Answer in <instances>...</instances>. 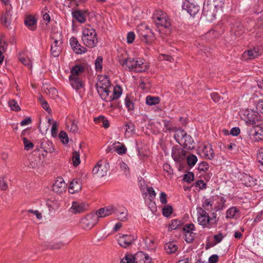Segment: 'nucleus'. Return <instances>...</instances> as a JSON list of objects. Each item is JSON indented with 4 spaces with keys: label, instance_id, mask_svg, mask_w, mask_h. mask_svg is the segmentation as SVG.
<instances>
[{
    "label": "nucleus",
    "instance_id": "c03bdc74",
    "mask_svg": "<svg viewBox=\"0 0 263 263\" xmlns=\"http://www.w3.org/2000/svg\"><path fill=\"white\" fill-rule=\"evenodd\" d=\"M124 129L126 134H128L130 135L134 133V131L135 130V125L133 123L129 122L124 125Z\"/></svg>",
    "mask_w": 263,
    "mask_h": 263
},
{
    "label": "nucleus",
    "instance_id": "f8f14e48",
    "mask_svg": "<svg viewBox=\"0 0 263 263\" xmlns=\"http://www.w3.org/2000/svg\"><path fill=\"white\" fill-rule=\"evenodd\" d=\"M195 226L193 223H187L184 225L183 231L184 232V239L187 242H192L195 238Z\"/></svg>",
    "mask_w": 263,
    "mask_h": 263
},
{
    "label": "nucleus",
    "instance_id": "ea45409f",
    "mask_svg": "<svg viewBox=\"0 0 263 263\" xmlns=\"http://www.w3.org/2000/svg\"><path fill=\"white\" fill-rule=\"evenodd\" d=\"M95 69L97 72H101L103 68V58L99 56L95 61Z\"/></svg>",
    "mask_w": 263,
    "mask_h": 263
},
{
    "label": "nucleus",
    "instance_id": "20e7f679",
    "mask_svg": "<svg viewBox=\"0 0 263 263\" xmlns=\"http://www.w3.org/2000/svg\"><path fill=\"white\" fill-rule=\"evenodd\" d=\"M81 40L83 45L90 48L96 47L98 43L97 33L89 25L82 28Z\"/></svg>",
    "mask_w": 263,
    "mask_h": 263
},
{
    "label": "nucleus",
    "instance_id": "603ef678",
    "mask_svg": "<svg viewBox=\"0 0 263 263\" xmlns=\"http://www.w3.org/2000/svg\"><path fill=\"white\" fill-rule=\"evenodd\" d=\"M59 138L64 144H67L69 142L67 134L64 131H61L59 134Z\"/></svg>",
    "mask_w": 263,
    "mask_h": 263
},
{
    "label": "nucleus",
    "instance_id": "4d7b16f0",
    "mask_svg": "<svg viewBox=\"0 0 263 263\" xmlns=\"http://www.w3.org/2000/svg\"><path fill=\"white\" fill-rule=\"evenodd\" d=\"M125 106L127 108L128 111L132 110L134 108V104L132 101L130 99L126 97L125 99Z\"/></svg>",
    "mask_w": 263,
    "mask_h": 263
},
{
    "label": "nucleus",
    "instance_id": "dca6fc26",
    "mask_svg": "<svg viewBox=\"0 0 263 263\" xmlns=\"http://www.w3.org/2000/svg\"><path fill=\"white\" fill-rule=\"evenodd\" d=\"M182 10L186 11L191 16H194L199 12V6L194 3L187 4L184 3L182 5Z\"/></svg>",
    "mask_w": 263,
    "mask_h": 263
},
{
    "label": "nucleus",
    "instance_id": "39448f33",
    "mask_svg": "<svg viewBox=\"0 0 263 263\" xmlns=\"http://www.w3.org/2000/svg\"><path fill=\"white\" fill-rule=\"evenodd\" d=\"M98 93L102 100H106L112 89L109 79L107 76H101L96 84Z\"/></svg>",
    "mask_w": 263,
    "mask_h": 263
},
{
    "label": "nucleus",
    "instance_id": "473e14b6",
    "mask_svg": "<svg viewBox=\"0 0 263 263\" xmlns=\"http://www.w3.org/2000/svg\"><path fill=\"white\" fill-rule=\"evenodd\" d=\"M193 142L194 140L192 137L186 134L185 138L181 141L179 144L182 145L185 148L191 149L194 147Z\"/></svg>",
    "mask_w": 263,
    "mask_h": 263
},
{
    "label": "nucleus",
    "instance_id": "6e6d98bb",
    "mask_svg": "<svg viewBox=\"0 0 263 263\" xmlns=\"http://www.w3.org/2000/svg\"><path fill=\"white\" fill-rule=\"evenodd\" d=\"M158 59L159 61H167L170 62H173L174 61V59L171 56L165 54H161L158 57Z\"/></svg>",
    "mask_w": 263,
    "mask_h": 263
},
{
    "label": "nucleus",
    "instance_id": "2eb2a0df",
    "mask_svg": "<svg viewBox=\"0 0 263 263\" xmlns=\"http://www.w3.org/2000/svg\"><path fill=\"white\" fill-rule=\"evenodd\" d=\"M200 155L205 159L212 160L214 157V151L211 145H204L199 149Z\"/></svg>",
    "mask_w": 263,
    "mask_h": 263
},
{
    "label": "nucleus",
    "instance_id": "052dcab7",
    "mask_svg": "<svg viewBox=\"0 0 263 263\" xmlns=\"http://www.w3.org/2000/svg\"><path fill=\"white\" fill-rule=\"evenodd\" d=\"M65 245L62 242H58L55 243H50L49 246V248L51 249L58 250L61 249L63 246Z\"/></svg>",
    "mask_w": 263,
    "mask_h": 263
},
{
    "label": "nucleus",
    "instance_id": "bb28decb",
    "mask_svg": "<svg viewBox=\"0 0 263 263\" xmlns=\"http://www.w3.org/2000/svg\"><path fill=\"white\" fill-rule=\"evenodd\" d=\"M155 18L154 22L157 27H163L165 28H168L171 25L169 17H153Z\"/></svg>",
    "mask_w": 263,
    "mask_h": 263
},
{
    "label": "nucleus",
    "instance_id": "423d86ee",
    "mask_svg": "<svg viewBox=\"0 0 263 263\" xmlns=\"http://www.w3.org/2000/svg\"><path fill=\"white\" fill-rule=\"evenodd\" d=\"M53 41L51 44V54L54 57H58L61 51V46L63 43V35L61 32L52 33L51 35Z\"/></svg>",
    "mask_w": 263,
    "mask_h": 263
},
{
    "label": "nucleus",
    "instance_id": "3c124183",
    "mask_svg": "<svg viewBox=\"0 0 263 263\" xmlns=\"http://www.w3.org/2000/svg\"><path fill=\"white\" fill-rule=\"evenodd\" d=\"M72 159L74 166H77L80 163V155L78 152L75 151L73 153Z\"/></svg>",
    "mask_w": 263,
    "mask_h": 263
},
{
    "label": "nucleus",
    "instance_id": "aec40b11",
    "mask_svg": "<svg viewBox=\"0 0 263 263\" xmlns=\"http://www.w3.org/2000/svg\"><path fill=\"white\" fill-rule=\"evenodd\" d=\"M66 183L62 178H58L52 185L53 191L60 194L65 191Z\"/></svg>",
    "mask_w": 263,
    "mask_h": 263
},
{
    "label": "nucleus",
    "instance_id": "9d476101",
    "mask_svg": "<svg viewBox=\"0 0 263 263\" xmlns=\"http://www.w3.org/2000/svg\"><path fill=\"white\" fill-rule=\"evenodd\" d=\"M109 170V163L106 161H100L92 170V173L98 177H102L106 176Z\"/></svg>",
    "mask_w": 263,
    "mask_h": 263
},
{
    "label": "nucleus",
    "instance_id": "f704fd0d",
    "mask_svg": "<svg viewBox=\"0 0 263 263\" xmlns=\"http://www.w3.org/2000/svg\"><path fill=\"white\" fill-rule=\"evenodd\" d=\"M187 133L181 128H178L175 130L174 138L179 144L185 138Z\"/></svg>",
    "mask_w": 263,
    "mask_h": 263
},
{
    "label": "nucleus",
    "instance_id": "b1692460",
    "mask_svg": "<svg viewBox=\"0 0 263 263\" xmlns=\"http://www.w3.org/2000/svg\"><path fill=\"white\" fill-rule=\"evenodd\" d=\"M42 163V161L41 158H39L38 157L31 156L28 161L25 163V164L30 168H34L40 165Z\"/></svg>",
    "mask_w": 263,
    "mask_h": 263
},
{
    "label": "nucleus",
    "instance_id": "9b49d317",
    "mask_svg": "<svg viewBox=\"0 0 263 263\" xmlns=\"http://www.w3.org/2000/svg\"><path fill=\"white\" fill-rule=\"evenodd\" d=\"M172 157L176 162L181 163L185 160L186 152L180 147L174 146L172 148Z\"/></svg>",
    "mask_w": 263,
    "mask_h": 263
},
{
    "label": "nucleus",
    "instance_id": "7ed1b4c3",
    "mask_svg": "<svg viewBox=\"0 0 263 263\" xmlns=\"http://www.w3.org/2000/svg\"><path fill=\"white\" fill-rule=\"evenodd\" d=\"M223 3L218 0H205L203 6L204 16L222 15L223 13Z\"/></svg>",
    "mask_w": 263,
    "mask_h": 263
},
{
    "label": "nucleus",
    "instance_id": "4c0bfd02",
    "mask_svg": "<svg viewBox=\"0 0 263 263\" xmlns=\"http://www.w3.org/2000/svg\"><path fill=\"white\" fill-rule=\"evenodd\" d=\"M88 15H90L91 16H93L94 15L93 14H91V13L88 12L86 10H78L76 11H73L72 12V16H87Z\"/></svg>",
    "mask_w": 263,
    "mask_h": 263
},
{
    "label": "nucleus",
    "instance_id": "c756f323",
    "mask_svg": "<svg viewBox=\"0 0 263 263\" xmlns=\"http://www.w3.org/2000/svg\"><path fill=\"white\" fill-rule=\"evenodd\" d=\"M84 71V67L80 64L74 65L70 69V74L69 76L73 77H80V76Z\"/></svg>",
    "mask_w": 263,
    "mask_h": 263
},
{
    "label": "nucleus",
    "instance_id": "c9c22d12",
    "mask_svg": "<svg viewBox=\"0 0 263 263\" xmlns=\"http://www.w3.org/2000/svg\"><path fill=\"white\" fill-rule=\"evenodd\" d=\"M93 120L97 124H101V125L105 128H108L109 126V122L104 116H100L95 117Z\"/></svg>",
    "mask_w": 263,
    "mask_h": 263
},
{
    "label": "nucleus",
    "instance_id": "393cba45",
    "mask_svg": "<svg viewBox=\"0 0 263 263\" xmlns=\"http://www.w3.org/2000/svg\"><path fill=\"white\" fill-rule=\"evenodd\" d=\"M82 187L81 182L78 179H73L69 185V192L71 194H74L79 192Z\"/></svg>",
    "mask_w": 263,
    "mask_h": 263
},
{
    "label": "nucleus",
    "instance_id": "864d4df0",
    "mask_svg": "<svg viewBox=\"0 0 263 263\" xmlns=\"http://www.w3.org/2000/svg\"><path fill=\"white\" fill-rule=\"evenodd\" d=\"M19 60L24 65L28 66L29 68L31 67V62L29 58L20 56L19 57Z\"/></svg>",
    "mask_w": 263,
    "mask_h": 263
},
{
    "label": "nucleus",
    "instance_id": "5701e85b",
    "mask_svg": "<svg viewBox=\"0 0 263 263\" xmlns=\"http://www.w3.org/2000/svg\"><path fill=\"white\" fill-rule=\"evenodd\" d=\"M40 148H42L46 153H52L54 149L53 143L46 138L42 140L40 144Z\"/></svg>",
    "mask_w": 263,
    "mask_h": 263
},
{
    "label": "nucleus",
    "instance_id": "ddd939ff",
    "mask_svg": "<svg viewBox=\"0 0 263 263\" xmlns=\"http://www.w3.org/2000/svg\"><path fill=\"white\" fill-rule=\"evenodd\" d=\"M116 212V208L114 205H109L98 210L96 212L98 219L108 216Z\"/></svg>",
    "mask_w": 263,
    "mask_h": 263
},
{
    "label": "nucleus",
    "instance_id": "09e8293b",
    "mask_svg": "<svg viewBox=\"0 0 263 263\" xmlns=\"http://www.w3.org/2000/svg\"><path fill=\"white\" fill-rule=\"evenodd\" d=\"M219 33H218L217 32L215 31L214 30H211L209 31H208L205 34V38H206L208 40H210L211 39H213L216 37H218L219 36Z\"/></svg>",
    "mask_w": 263,
    "mask_h": 263
},
{
    "label": "nucleus",
    "instance_id": "0eeeda50",
    "mask_svg": "<svg viewBox=\"0 0 263 263\" xmlns=\"http://www.w3.org/2000/svg\"><path fill=\"white\" fill-rule=\"evenodd\" d=\"M240 115L241 119L244 120L247 124L250 125L255 124L259 121L260 118L257 112L249 109L241 111Z\"/></svg>",
    "mask_w": 263,
    "mask_h": 263
},
{
    "label": "nucleus",
    "instance_id": "6ab92c4d",
    "mask_svg": "<svg viewBox=\"0 0 263 263\" xmlns=\"http://www.w3.org/2000/svg\"><path fill=\"white\" fill-rule=\"evenodd\" d=\"M142 28H145L147 31V33L148 32H151L150 29H149L147 26L141 25L140 26H139L137 29L139 37H140L141 41L146 44H151L152 43L153 39L147 33H145L143 31H141L140 30Z\"/></svg>",
    "mask_w": 263,
    "mask_h": 263
},
{
    "label": "nucleus",
    "instance_id": "774afa93",
    "mask_svg": "<svg viewBox=\"0 0 263 263\" xmlns=\"http://www.w3.org/2000/svg\"><path fill=\"white\" fill-rule=\"evenodd\" d=\"M194 185L196 187H198L199 190H202L205 189L206 187V183L203 180H198L195 182Z\"/></svg>",
    "mask_w": 263,
    "mask_h": 263
},
{
    "label": "nucleus",
    "instance_id": "7c9ffc66",
    "mask_svg": "<svg viewBox=\"0 0 263 263\" xmlns=\"http://www.w3.org/2000/svg\"><path fill=\"white\" fill-rule=\"evenodd\" d=\"M254 133L252 135L255 142L263 141V127L257 126L254 128Z\"/></svg>",
    "mask_w": 263,
    "mask_h": 263
},
{
    "label": "nucleus",
    "instance_id": "6e6552de",
    "mask_svg": "<svg viewBox=\"0 0 263 263\" xmlns=\"http://www.w3.org/2000/svg\"><path fill=\"white\" fill-rule=\"evenodd\" d=\"M262 52L263 47L261 46L257 45L253 48L246 50L241 55V59L243 61L254 60L260 56Z\"/></svg>",
    "mask_w": 263,
    "mask_h": 263
},
{
    "label": "nucleus",
    "instance_id": "72a5a7b5",
    "mask_svg": "<svg viewBox=\"0 0 263 263\" xmlns=\"http://www.w3.org/2000/svg\"><path fill=\"white\" fill-rule=\"evenodd\" d=\"M37 21L35 17H26L24 23L29 29L33 31L36 28Z\"/></svg>",
    "mask_w": 263,
    "mask_h": 263
},
{
    "label": "nucleus",
    "instance_id": "1a4fd4ad",
    "mask_svg": "<svg viewBox=\"0 0 263 263\" xmlns=\"http://www.w3.org/2000/svg\"><path fill=\"white\" fill-rule=\"evenodd\" d=\"M99 219L95 214H89L81 219V227L85 230H90L98 222Z\"/></svg>",
    "mask_w": 263,
    "mask_h": 263
},
{
    "label": "nucleus",
    "instance_id": "0e129e2a",
    "mask_svg": "<svg viewBox=\"0 0 263 263\" xmlns=\"http://www.w3.org/2000/svg\"><path fill=\"white\" fill-rule=\"evenodd\" d=\"M172 213V208L171 206H166L163 208L162 214L165 217H168Z\"/></svg>",
    "mask_w": 263,
    "mask_h": 263
},
{
    "label": "nucleus",
    "instance_id": "bf43d9fd",
    "mask_svg": "<svg viewBox=\"0 0 263 263\" xmlns=\"http://www.w3.org/2000/svg\"><path fill=\"white\" fill-rule=\"evenodd\" d=\"M181 222L177 219H173L171 221V223L169 229L171 230H175L177 229L180 225Z\"/></svg>",
    "mask_w": 263,
    "mask_h": 263
},
{
    "label": "nucleus",
    "instance_id": "f3484780",
    "mask_svg": "<svg viewBox=\"0 0 263 263\" xmlns=\"http://www.w3.org/2000/svg\"><path fill=\"white\" fill-rule=\"evenodd\" d=\"M69 81L71 86L77 91L84 88L85 83L81 77L69 76Z\"/></svg>",
    "mask_w": 263,
    "mask_h": 263
},
{
    "label": "nucleus",
    "instance_id": "a19ab883",
    "mask_svg": "<svg viewBox=\"0 0 263 263\" xmlns=\"http://www.w3.org/2000/svg\"><path fill=\"white\" fill-rule=\"evenodd\" d=\"M120 263H136V254H126L121 260Z\"/></svg>",
    "mask_w": 263,
    "mask_h": 263
},
{
    "label": "nucleus",
    "instance_id": "69168bd1",
    "mask_svg": "<svg viewBox=\"0 0 263 263\" xmlns=\"http://www.w3.org/2000/svg\"><path fill=\"white\" fill-rule=\"evenodd\" d=\"M224 236L221 233H219L217 234L214 235L213 236V239L215 243L217 244L220 242L224 238Z\"/></svg>",
    "mask_w": 263,
    "mask_h": 263
},
{
    "label": "nucleus",
    "instance_id": "cd10ccee",
    "mask_svg": "<svg viewBox=\"0 0 263 263\" xmlns=\"http://www.w3.org/2000/svg\"><path fill=\"white\" fill-rule=\"evenodd\" d=\"M240 214V210L236 206H232L228 209L226 213L227 219H236Z\"/></svg>",
    "mask_w": 263,
    "mask_h": 263
},
{
    "label": "nucleus",
    "instance_id": "37998d69",
    "mask_svg": "<svg viewBox=\"0 0 263 263\" xmlns=\"http://www.w3.org/2000/svg\"><path fill=\"white\" fill-rule=\"evenodd\" d=\"M165 249L168 253H174L178 249V247L173 242H169L165 245Z\"/></svg>",
    "mask_w": 263,
    "mask_h": 263
},
{
    "label": "nucleus",
    "instance_id": "4be33fe9",
    "mask_svg": "<svg viewBox=\"0 0 263 263\" xmlns=\"http://www.w3.org/2000/svg\"><path fill=\"white\" fill-rule=\"evenodd\" d=\"M214 201L215 202L214 203V209L216 212L222 211L225 208L226 200L223 197L216 196Z\"/></svg>",
    "mask_w": 263,
    "mask_h": 263
},
{
    "label": "nucleus",
    "instance_id": "4468645a",
    "mask_svg": "<svg viewBox=\"0 0 263 263\" xmlns=\"http://www.w3.org/2000/svg\"><path fill=\"white\" fill-rule=\"evenodd\" d=\"M134 239V236L133 235L119 234L117 238V241L121 247L127 248L132 244Z\"/></svg>",
    "mask_w": 263,
    "mask_h": 263
},
{
    "label": "nucleus",
    "instance_id": "49530a36",
    "mask_svg": "<svg viewBox=\"0 0 263 263\" xmlns=\"http://www.w3.org/2000/svg\"><path fill=\"white\" fill-rule=\"evenodd\" d=\"M8 104L9 106L12 110L17 111L21 110V108L18 106L17 102L14 99L10 100L8 102Z\"/></svg>",
    "mask_w": 263,
    "mask_h": 263
},
{
    "label": "nucleus",
    "instance_id": "f03ea898",
    "mask_svg": "<svg viewBox=\"0 0 263 263\" xmlns=\"http://www.w3.org/2000/svg\"><path fill=\"white\" fill-rule=\"evenodd\" d=\"M197 222L203 228L211 229L216 227L217 225L218 219L217 218V214L212 213L211 216L209 213L200 206L196 208Z\"/></svg>",
    "mask_w": 263,
    "mask_h": 263
},
{
    "label": "nucleus",
    "instance_id": "412c9836",
    "mask_svg": "<svg viewBox=\"0 0 263 263\" xmlns=\"http://www.w3.org/2000/svg\"><path fill=\"white\" fill-rule=\"evenodd\" d=\"M112 94H108V98L106 100H104L106 102H111L113 100L119 99L122 95V89L121 86L117 85L116 86H112Z\"/></svg>",
    "mask_w": 263,
    "mask_h": 263
},
{
    "label": "nucleus",
    "instance_id": "de8ad7c7",
    "mask_svg": "<svg viewBox=\"0 0 263 263\" xmlns=\"http://www.w3.org/2000/svg\"><path fill=\"white\" fill-rule=\"evenodd\" d=\"M23 141L25 150L29 151L33 148L34 144L33 143L29 141L26 138L23 137Z\"/></svg>",
    "mask_w": 263,
    "mask_h": 263
},
{
    "label": "nucleus",
    "instance_id": "e433bc0d",
    "mask_svg": "<svg viewBox=\"0 0 263 263\" xmlns=\"http://www.w3.org/2000/svg\"><path fill=\"white\" fill-rule=\"evenodd\" d=\"M213 201L211 199H203L202 200V208L205 211H211L213 209Z\"/></svg>",
    "mask_w": 263,
    "mask_h": 263
},
{
    "label": "nucleus",
    "instance_id": "58836bf2",
    "mask_svg": "<svg viewBox=\"0 0 263 263\" xmlns=\"http://www.w3.org/2000/svg\"><path fill=\"white\" fill-rule=\"evenodd\" d=\"M113 148L115 149V151L120 155L125 154L126 151V148L125 146L120 142H118L117 145H116V143H115Z\"/></svg>",
    "mask_w": 263,
    "mask_h": 263
},
{
    "label": "nucleus",
    "instance_id": "f257e3e1",
    "mask_svg": "<svg viewBox=\"0 0 263 263\" xmlns=\"http://www.w3.org/2000/svg\"><path fill=\"white\" fill-rule=\"evenodd\" d=\"M119 62L122 66H126L129 71L136 72H145L149 68V65L145 61L140 58L119 59Z\"/></svg>",
    "mask_w": 263,
    "mask_h": 263
},
{
    "label": "nucleus",
    "instance_id": "680f3d73",
    "mask_svg": "<svg viewBox=\"0 0 263 263\" xmlns=\"http://www.w3.org/2000/svg\"><path fill=\"white\" fill-rule=\"evenodd\" d=\"M163 168L167 173L168 176H171L173 174V170L169 164L164 163L163 165Z\"/></svg>",
    "mask_w": 263,
    "mask_h": 263
},
{
    "label": "nucleus",
    "instance_id": "8fccbe9b",
    "mask_svg": "<svg viewBox=\"0 0 263 263\" xmlns=\"http://www.w3.org/2000/svg\"><path fill=\"white\" fill-rule=\"evenodd\" d=\"M197 161V157L194 155H191L187 158V162L190 166H193Z\"/></svg>",
    "mask_w": 263,
    "mask_h": 263
},
{
    "label": "nucleus",
    "instance_id": "79ce46f5",
    "mask_svg": "<svg viewBox=\"0 0 263 263\" xmlns=\"http://www.w3.org/2000/svg\"><path fill=\"white\" fill-rule=\"evenodd\" d=\"M160 99L157 97L148 96L146 98V103L148 105H155L159 103Z\"/></svg>",
    "mask_w": 263,
    "mask_h": 263
},
{
    "label": "nucleus",
    "instance_id": "5fc2aeb1",
    "mask_svg": "<svg viewBox=\"0 0 263 263\" xmlns=\"http://www.w3.org/2000/svg\"><path fill=\"white\" fill-rule=\"evenodd\" d=\"M163 122L164 126V129H165V131H175L174 127H173L172 122L171 121L164 120H163Z\"/></svg>",
    "mask_w": 263,
    "mask_h": 263
},
{
    "label": "nucleus",
    "instance_id": "13d9d810",
    "mask_svg": "<svg viewBox=\"0 0 263 263\" xmlns=\"http://www.w3.org/2000/svg\"><path fill=\"white\" fill-rule=\"evenodd\" d=\"M194 175L192 172H189L185 174L183 176V180L186 182L190 183L194 180Z\"/></svg>",
    "mask_w": 263,
    "mask_h": 263
},
{
    "label": "nucleus",
    "instance_id": "2f4dec72",
    "mask_svg": "<svg viewBox=\"0 0 263 263\" xmlns=\"http://www.w3.org/2000/svg\"><path fill=\"white\" fill-rule=\"evenodd\" d=\"M241 180L247 186H253L256 184L257 180L248 174L243 175Z\"/></svg>",
    "mask_w": 263,
    "mask_h": 263
},
{
    "label": "nucleus",
    "instance_id": "e2e57ef3",
    "mask_svg": "<svg viewBox=\"0 0 263 263\" xmlns=\"http://www.w3.org/2000/svg\"><path fill=\"white\" fill-rule=\"evenodd\" d=\"M209 168V165L205 162H202L198 165V170L199 171L206 172Z\"/></svg>",
    "mask_w": 263,
    "mask_h": 263
},
{
    "label": "nucleus",
    "instance_id": "a878e982",
    "mask_svg": "<svg viewBox=\"0 0 263 263\" xmlns=\"http://www.w3.org/2000/svg\"><path fill=\"white\" fill-rule=\"evenodd\" d=\"M136 263H152V260L147 254L139 251L136 254Z\"/></svg>",
    "mask_w": 263,
    "mask_h": 263
},
{
    "label": "nucleus",
    "instance_id": "c85d7f7f",
    "mask_svg": "<svg viewBox=\"0 0 263 263\" xmlns=\"http://www.w3.org/2000/svg\"><path fill=\"white\" fill-rule=\"evenodd\" d=\"M86 206L85 203L73 201L71 207V212L74 214L80 213L85 211Z\"/></svg>",
    "mask_w": 263,
    "mask_h": 263
},
{
    "label": "nucleus",
    "instance_id": "a211bd4d",
    "mask_svg": "<svg viewBox=\"0 0 263 263\" xmlns=\"http://www.w3.org/2000/svg\"><path fill=\"white\" fill-rule=\"evenodd\" d=\"M69 42L73 50L77 54L84 53L87 51V49L80 44L76 37H71L70 39Z\"/></svg>",
    "mask_w": 263,
    "mask_h": 263
},
{
    "label": "nucleus",
    "instance_id": "a18cd8bd",
    "mask_svg": "<svg viewBox=\"0 0 263 263\" xmlns=\"http://www.w3.org/2000/svg\"><path fill=\"white\" fill-rule=\"evenodd\" d=\"M127 210L124 208H123L122 211L119 212L117 214V216L118 217V219L121 221H126L127 219Z\"/></svg>",
    "mask_w": 263,
    "mask_h": 263
},
{
    "label": "nucleus",
    "instance_id": "338daca9",
    "mask_svg": "<svg viewBox=\"0 0 263 263\" xmlns=\"http://www.w3.org/2000/svg\"><path fill=\"white\" fill-rule=\"evenodd\" d=\"M1 23L6 27L10 26L11 20L10 17H0Z\"/></svg>",
    "mask_w": 263,
    "mask_h": 263
}]
</instances>
